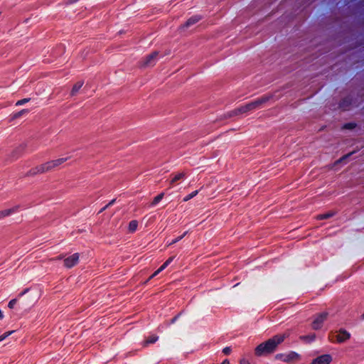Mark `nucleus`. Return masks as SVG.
Listing matches in <instances>:
<instances>
[{
    "instance_id": "obj_1",
    "label": "nucleus",
    "mask_w": 364,
    "mask_h": 364,
    "mask_svg": "<svg viewBox=\"0 0 364 364\" xmlns=\"http://www.w3.org/2000/svg\"><path fill=\"white\" fill-rule=\"evenodd\" d=\"M288 336L289 334L287 333L274 336L272 338L258 345L255 350V354L257 356H262L272 353L276 350L278 346L281 344Z\"/></svg>"
},
{
    "instance_id": "obj_2",
    "label": "nucleus",
    "mask_w": 364,
    "mask_h": 364,
    "mask_svg": "<svg viewBox=\"0 0 364 364\" xmlns=\"http://www.w3.org/2000/svg\"><path fill=\"white\" fill-rule=\"evenodd\" d=\"M68 160V158H59L46 163L39 164L31 168L28 173V176H33L38 174H43L51 171L58 168Z\"/></svg>"
},
{
    "instance_id": "obj_3",
    "label": "nucleus",
    "mask_w": 364,
    "mask_h": 364,
    "mask_svg": "<svg viewBox=\"0 0 364 364\" xmlns=\"http://www.w3.org/2000/svg\"><path fill=\"white\" fill-rule=\"evenodd\" d=\"M275 358L287 363L294 364L301 360V355L295 351H289L285 353H278Z\"/></svg>"
},
{
    "instance_id": "obj_4",
    "label": "nucleus",
    "mask_w": 364,
    "mask_h": 364,
    "mask_svg": "<svg viewBox=\"0 0 364 364\" xmlns=\"http://www.w3.org/2000/svg\"><path fill=\"white\" fill-rule=\"evenodd\" d=\"M328 315L329 314L327 311H323L315 314L313 317L311 328L314 330L321 329L324 322L327 320Z\"/></svg>"
},
{
    "instance_id": "obj_5",
    "label": "nucleus",
    "mask_w": 364,
    "mask_h": 364,
    "mask_svg": "<svg viewBox=\"0 0 364 364\" xmlns=\"http://www.w3.org/2000/svg\"><path fill=\"white\" fill-rule=\"evenodd\" d=\"M272 98L271 95H263L261 97L246 105L248 111L255 110L262 107Z\"/></svg>"
},
{
    "instance_id": "obj_6",
    "label": "nucleus",
    "mask_w": 364,
    "mask_h": 364,
    "mask_svg": "<svg viewBox=\"0 0 364 364\" xmlns=\"http://www.w3.org/2000/svg\"><path fill=\"white\" fill-rule=\"evenodd\" d=\"M79 259H80L79 253H74L72 255L65 258V259L63 261L64 266L68 269L72 268L78 263Z\"/></svg>"
},
{
    "instance_id": "obj_7",
    "label": "nucleus",
    "mask_w": 364,
    "mask_h": 364,
    "mask_svg": "<svg viewBox=\"0 0 364 364\" xmlns=\"http://www.w3.org/2000/svg\"><path fill=\"white\" fill-rule=\"evenodd\" d=\"M332 356L329 354H323L314 358L310 364H331Z\"/></svg>"
},
{
    "instance_id": "obj_8",
    "label": "nucleus",
    "mask_w": 364,
    "mask_h": 364,
    "mask_svg": "<svg viewBox=\"0 0 364 364\" xmlns=\"http://www.w3.org/2000/svg\"><path fill=\"white\" fill-rule=\"evenodd\" d=\"M159 55V53L155 51L147 55L141 62L143 66H151L153 65L156 60L157 58V56Z\"/></svg>"
},
{
    "instance_id": "obj_9",
    "label": "nucleus",
    "mask_w": 364,
    "mask_h": 364,
    "mask_svg": "<svg viewBox=\"0 0 364 364\" xmlns=\"http://www.w3.org/2000/svg\"><path fill=\"white\" fill-rule=\"evenodd\" d=\"M336 341L338 343H343L350 338V334L349 332L344 329H340L338 331L336 332Z\"/></svg>"
},
{
    "instance_id": "obj_10",
    "label": "nucleus",
    "mask_w": 364,
    "mask_h": 364,
    "mask_svg": "<svg viewBox=\"0 0 364 364\" xmlns=\"http://www.w3.org/2000/svg\"><path fill=\"white\" fill-rule=\"evenodd\" d=\"M249 112L248 109H247V107L246 106V105H243V106H241L240 107L237 108V109H235V110L232 111L231 113L230 114V116H236V115H238L240 114H243V113H246Z\"/></svg>"
},
{
    "instance_id": "obj_11",
    "label": "nucleus",
    "mask_w": 364,
    "mask_h": 364,
    "mask_svg": "<svg viewBox=\"0 0 364 364\" xmlns=\"http://www.w3.org/2000/svg\"><path fill=\"white\" fill-rule=\"evenodd\" d=\"M200 20V17L199 16H194L190 18L186 23L183 25L184 27L188 28Z\"/></svg>"
},
{
    "instance_id": "obj_12",
    "label": "nucleus",
    "mask_w": 364,
    "mask_h": 364,
    "mask_svg": "<svg viewBox=\"0 0 364 364\" xmlns=\"http://www.w3.org/2000/svg\"><path fill=\"white\" fill-rule=\"evenodd\" d=\"M82 85H83L82 81H78L76 83H75L71 90L70 95L72 96L75 95L79 92V90L82 87Z\"/></svg>"
},
{
    "instance_id": "obj_13",
    "label": "nucleus",
    "mask_w": 364,
    "mask_h": 364,
    "mask_svg": "<svg viewBox=\"0 0 364 364\" xmlns=\"http://www.w3.org/2000/svg\"><path fill=\"white\" fill-rule=\"evenodd\" d=\"M186 176V173H183V172H181V173H176L173 178H171V180L170 181V184L171 186H172L173 184H174L175 183H176L179 180H181L183 178H184Z\"/></svg>"
},
{
    "instance_id": "obj_14",
    "label": "nucleus",
    "mask_w": 364,
    "mask_h": 364,
    "mask_svg": "<svg viewBox=\"0 0 364 364\" xmlns=\"http://www.w3.org/2000/svg\"><path fill=\"white\" fill-rule=\"evenodd\" d=\"M16 211L15 208L5 209L0 210V220L7 217Z\"/></svg>"
},
{
    "instance_id": "obj_15",
    "label": "nucleus",
    "mask_w": 364,
    "mask_h": 364,
    "mask_svg": "<svg viewBox=\"0 0 364 364\" xmlns=\"http://www.w3.org/2000/svg\"><path fill=\"white\" fill-rule=\"evenodd\" d=\"M335 215V212L333 211H330L327 213H325V214H321V215H318L316 217V218L317 220H325V219H328L331 217H333V215Z\"/></svg>"
},
{
    "instance_id": "obj_16",
    "label": "nucleus",
    "mask_w": 364,
    "mask_h": 364,
    "mask_svg": "<svg viewBox=\"0 0 364 364\" xmlns=\"http://www.w3.org/2000/svg\"><path fill=\"white\" fill-rule=\"evenodd\" d=\"M138 226V222L136 220H132L129 223V231L131 232H134Z\"/></svg>"
},
{
    "instance_id": "obj_17",
    "label": "nucleus",
    "mask_w": 364,
    "mask_h": 364,
    "mask_svg": "<svg viewBox=\"0 0 364 364\" xmlns=\"http://www.w3.org/2000/svg\"><path fill=\"white\" fill-rule=\"evenodd\" d=\"M164 196V194L163 193L159 194L158 196H156V197L154 198L151 205L152 206L156 205L158 203H159L163 199Z\"/></svg>"
},
{
    "instance_id": "obj_18",
    "label": "nucleus",
    "mask_w": 364,
    "mask_h": 364,
    "mask_svg": "<svg viewBox=\"0 0 364 364\" xmlns=\"http://www.w3.org/2000/svg\"><path fill=\"white\" fill-rule=\"evenodd\" d=\"M315 338H316V335L315 334H311V335H309V336H301L300 339L303 340V341H305L311 342V341H314Z\"/></svg>"
},
{
    "instance_id": "obj_19",
    "label": "nucleus",
    "mask_w": 364,
    "mask_h": 364,
    "mask_svg": "<svg viewBox=\"0 0 364 364\" xmlns=\"http://www.w3.org/2000/svg\"><path fill=\"white\" fill-rule=\"evenodd\" d=\"M158 340V336H149L144 342V346H146L149 343H154Z\"/></svg>"
},
{
    "instance_id": "obj_20",
    "label": "nucleus",
    "mask_w": 364,
    "mask_h": 364,
    "mask_svg": "<svg viewBox=\"0 0 364 364\" xmlns=\"http://www.w3.org/2000/svg\"><path fill=\"white\" fill-rule=\"evenodd\" d=\"M174 259V257H169L159 268V271H163Z\"/></svg>"
},
{
    "instance_id": "obj_21",
    "label": "nucleus",
    "mask_w": 364,
    "mask_h": 364,
    "mask_svg": "<svg viewBox=\"0 0 364 364\" xmlns=\"http://www.w3.org/2000/svg\"><path fill=\"white\" fill-rule=\"evenodd\" d=\"M198 191H195L192 192L191 193L188 194L183 198V201H188V200H191V198L195 197L198 194Z\"/></svg>"
},
{
    "instance_id": "obj_22",
    "label": "nucleus",
    "mask_w": 364,
    "mask_h": 364,
    "mask_svg": "<svg viewBox=\"0 0 364 364\" xmlns=\"http://www.w3.org/2000/svg\"><path fill=\"white\" fill-rule=\"evenodd\" d=\"M14 332V331H10L5 332L4 334L1 335L0 336V342L4 341L6 338L9 336L10 335H11Z\"/></svg>"
},
{
    "instance_id": "obj_23",
    "label": "nucleus",
    "mask_w": 364,
    "mask_h": 364,
    "mask_svg": "<svg viewBox=\"0 0 364 364\" xmlns=\"http://www.w3.org/2000/svg\"><path fill=\"white\" fill-rule=\"evenodd\" d=\"M17 303V300L16 299H11L9 304H8V306L9 308L10 309H13L14 307V306L16 305V304Z\"/></svg>"
},
{
    "instance_id": "obj_24",
    "label": "nucleus",
    "mask_w": 364,
    "mask_h": 364,
    "mask_svg": "<svg viewBox=\"0 0 364 364\" xmlns=\"http://www.w3.org/2000/svg\"><path fill=\"white\" fill-rule=\"evenodd\" d=\"M186 232H185L183 235H182L181 236L176 238L175 240H173L170 244L169 245H173L175 243H176L177 242H178L179 240H181L185 235H186Z\"/></svg>"
},
{
    "instance_id": "obj_25",
    "label": "nucleus",
    "mask_w": 364,
    "mask_h": 364,
    "mask_svg": "<svg viewBox=\"0 0 364 364\" xmlns=\"http://www.w3.org/2000/svg\"><path fill=\"white\" fill-rule=\"evenodd\" d=\"M355 124H353V123H348V124H346L343 126V128L344 129H352L355 127Z\"/></svg>"
},
{
    "instance_id": "obj_26",
    "label": "nucleus",
    "mask_w": 364,
    "mask_h": 364,
    "mask_svg": "<svg viewBox=\"0 0 364 364\" xmlns=\"http://www.w3.org/2000/svg\"><path fill=\"white\" fill-rule=\"evenodd\" d=\"M27 102H28V99L25 98V99H23V100H18L16 102V105H17V106L22 105L26 103Z\"/></svg>"
},
{
    "instance_id": "obj_27",
    "label": "nucleus",
    "mask_w": 364,
    "mask_h": 364,
    "mask_svg": "<svg viewBox=\"0 0 364 364\" xmlns=\"http://www.w3.org/2000/svg\"><path fill=\"white\" fill-rule=\"evenodd\" d=\"M27 112H28V110H26V109H23V110H21V111L18 112V113H16V114L14 115V117H15L16 118H17V117H21L22 114H25V113H27Z\"/></svg>"
},
{
    "instance_id": "obj_28",
    "label": "nucleus",
    "mask_w": 364,
    "mask_h": 364,
    "mask_svg": "<svg viewBox=\"0 0 364 364\" xmlns=\"http://www.w3.org/2000/svg\"><path fill=\"white\" fill-rule=\"evenodd\" d=\"M232 350L230 347H225L223 348V352L225 355H229L231 353Z\"/></svg>"
},
{
    "instance_id": "obj_29",
    "label": "nucleus",
    "mask_w": 364,
    "mask_h": 364,
    "mask_svg": "<svg viewBox=\"0 0 364 364\" xmlns=\"http://www.w3.org/2000/svg\"><path fill=\"white\" fill-rule=\"evenodd\" d=\"M159 272H161V271H159V269H158L153 274H151L149 277V278L148 279V280L145 283H146L148 281H149L150 279H151L152 278L156 277Z\"/></svg>"
},
{
    "instance_id": "obj_30",
    "label": "nucleus",
    "mask_w": 364,
    "mask_h": 364,
    "mask_svg": "<svg viewBox=\"0 0 364 364\" xmlns=\"http://www.w3.org/2000/svg\"><path fill=\"white\" fill-rule=\"evenodd\" d=\"M240 364H251L248 360L245 358H242L240 360Z\"/></svg>"
},
{
    "instance_id": "obj_31",
    "label": "nucleus",
    "mask_w": 364,
    "mask_h": 364,
    "mask_svg": "<svg viewBox=\"0 0 364 364\" xmlns=\"http://www.w3.org/2000/svg\"><path fill=\"white\" fill-rule=\"evenodd\" d=\"M350 154H346V155L343 156L342 158H341L339 160H338V161H336V164L340 163V162H341L342 161L345 160V159H347V158H348Z\"/></svg>"
},
{
    "instance_id": "obj_32",
    "label": "nucleus",
    "mask_w": 364,
    "mask_h": 364,
    "mask_svg": "<svg viewBox=\"0 0 364 364\" xmlns=\"http://www.w3.org/2000/svg\"><path fill=\"white\" fill-rule=\"evenodd\" d=\"M114 201H115V199L112 200H111V201H110V202H109V203H108V204H107V205H106V206H105V207L102 210H102H105V209H106L107 207H109V205H112V204L114 203Z\"/></svg>"
},
{
    "instance_id": "obj_33",
    "label": "nucleus",
    "mask_w": 364,
    "mask_h": 364,
    "mask_svg": "<svg viewBox=\"0 0 364 364\" xmlns=\"http://www.w3.org/2000/svg\"><path fill=\"white\" fill-rule=\"evenodd\" d=\"M28 289H25L23 291H21L20 294H19V296H22L23 295H24L26 293H27L28 291Z\"/></svg>"
},
{
    "instance_id": "obj_34",
    "label": "nucleus",
    "mask_w": 364,
    "mask_h": 364,
    "mask_svg": "<svg viewBox=\"0 0 364 364\" xmlns=\"http://www.w3.org/2000/svg\"><path fill=\"white\" fill-rule=\"evenodd\" d=\"M221 364H230V362L228 359H225Z\"/></svg>"
},
{
    "instance_id": "obj_35",
    "label": "nucleus",
    "mask_w": 364,
    "mask_h": 364,
    "mask_svg": "<svg viewBox=\"0 0 364 364\" xmlns=\"http://www.w3.org/2000/svg\"><path fill=\"white\" fill-rule=\"evenodd\" d=\"M3 318H4V314L1 311V310L0 309V320H1Z\"/></svg>"
},
{
    "instance_id": "obj_36",
    "label": "nucleus",
    "mask_w": 364,
    "mask_h": 364,
    "mask_svg": "<svg viewBox=\"0 0 364 364\" xmlns=\"http://www.w3.org/2000/svg\"><path fill=\"white\" fill-rule=\"evenodd\" d=\"M360 318L364 320V313L360 316Z\"/></svg>"
},
{
    "instance_id": "obj_37",
    "label": "nucleus",
    "mask_w": 364,
    "mask_h": 364,
    "mask_svg": "<svg viewBox=\"0 0 364 364\" xmlns=\"http://www.w3.org/2000/svg\"><path fill=\"white\" fill-rule=\"evenodd\" d=\"M62 258H63L62 256H59V257H57L58 259H61Z\"/></svg>"
}]
</instances>
